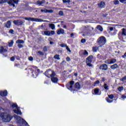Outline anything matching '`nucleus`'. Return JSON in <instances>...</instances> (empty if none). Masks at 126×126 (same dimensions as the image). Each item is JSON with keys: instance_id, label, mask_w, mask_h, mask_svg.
<instances>
[{"instance_id": "nucleus-8", "label": "nucleus", "mask_w": 126, "mask_h": 126, "mask_svg": "<svg viewBox=\"0 0 126 126\" xmlns=\"http://www.w3.org/2000/svg\"><path fill=\"white\" fill-rule=\"evenodd\" d=\"M92 59H93V56H90L87 58L86 63L89 66H92V64H91V63H92Z\"/></svg>"}, {"instance_id": "nucleus-31", "label": "nucleus", "mask_w": 126, "mask_h": 126, "mask_svg": "<svg viewBox=\"0 0 126 126\" xmlns=\"http://www.w3.org/2000/svg\"><path fill=\"white\" fill-rule=\"evenodd\" d=\"M118 91H120V92H122L123 90H124V87H120L118 88Z\"/></svg>"}, {"instance_id": "nucleus-42", "label": "nucleus", "mask_w": 126, "mask_h": 126, "mask_svg": "<svg viewBox=\"0 0 126 126\" xmlns=\"http://www.w3.org/2000/svg\"><path fill=\"white\" fill-rule=\"evenodd\" d=\"M85 42H86V40H85V39H82L81 40V42L83 44H84V43H85Z\"/></svg>"}, {"instance_id": "nucleus-28", "label": "nucleus", "mask_w": 126, "mask_h": 126, "mask_svg": "<svg viewBox=\"0 0 126 126\" xmlns=\"http://www.w3.org/2000/svg\"><path fill=\"white\" fill-rule=\"evenodd\" d=\"M103 87L105 90H109V86L107 85V84H104Z\"/></svg>"}, {"instance_id": "nucleus-14", "label": "nucleus", "mask_w": 126, "mask_h": 126, "mask_svg": "<svg viewBox=\"0 0 126 126\" xmlns=\"http://www.w3.org/2000/svg\"><path fill=\"white\" fill-rule=\"evenodd\" d=\"M0 95L2 96V97L6 96V95H7V91H0Z\"/></svg>"}, {"instance_id": "nucleus-36", "label": "nucleus", "mask_w": 126, "mask_h": 126, "mask_svg": "<svg viewBox=\"0 0 126 126\" xmlns=\"http://www.w3.org/2000/svg\"><path fill=\"white\" fill-rule=\"evenodd\" d=\"M66 49L67 50V52H69V53H71V51H70V49L68 47V46H66Z\"/></svg>"}, {"instance_id": "nucleus-27", "label": "nucleus", "mask_w": 126, "mask_h": 126, "mask_svg": "<svg viewBox=\"0 0 126 126\" xmlns=\"http://www.w3.org/2000/svg\"><path fill=\"white\" fill-rule=\"evenodd\" d=\"M96 29H97L98 30H99V31H103V28H102V27H101V26L98 25L96 27Z\"/></svg>"}, {"instance_id": "nucleus-39", "label": "nucleus", "mask_w": 126, "mask_h": 126, "mask_svg": "<svg viewBox=\"0 0 126 126\" xmlns=\"http://www.w3.org/2000/svg\"><path fill=\"white\" fill-rule=\"evenodd\" d=\"M106 101L108 103H112L113 102V100H110L109 98H106Z\"/></svg>"}, {"instance_id": "nucleus-43", "label": "nucleus", "mask_w": 126, "mask_h": 126, "mask_svg": "<svg viewBox=\"0 0 126 126\" xmlns=\"http://www.w3.org/2000/svg\"><path fill=\"white\" fill-rule=\"evenodd\" d=\"M122 99H126V96L125 94L121 95Z\"/></svg>"}, {"instance_id": "nucleus-34", "label": "nucleus", "mask_w": 126, "mask_h": 126, "mask_svg": "<svg viewBox=\"0 0 126 126\" xmlns=\"http://www.w3.org/2000/svg\"><path fill=\"white\" fill-rule=\"evenodd\" d=\"M105 63H107V64H111V61L110 60H106L105 62Z\"/></svg>"}, {"instance_id": "nucleus-11", "label": "nucleus", "mask_w": 126, "mask_h": 126, "mask_svg": "<svg viewBox=\"0 0 126 126\" xmlns=\"http://www.w3.org/2000/svg\"><path fill=\"white\" fill-rule=\"evenodd\" d=\"M13 23L15 24V25H22V23H23V22H22L21 20H19L17 21L14 20L13 21Z\"/></svg>"}, {"instance_id": "nucleus-3", "label": "nucleus", "mask_w": 126, "mask_h": 126, "mask_svg": "<svg viewBox=\"0 0 126 126\" xmlns=\"http://www.w3.org/2000/svg\"><path fill=\"white\" fill-rule=\"evenodd\" d=\"M4 2H8L9 4H11L14 7V3L17 4L18 3V0H0V3H3Z\"/></svg>"}, {"instance_id": "nucleus-44", "label": "nucleus", "mask_w": 126, "mask_h": 126, "mask_svg": "<svg viewBox=\"0 0 126 126\" xmlns=\"http://www.w3.org/2000/svg\"><path fill=\"white\" fill-rule=\"evenodd\" d=\"M15 60V58H14V57H12L10 58V61H11V62H14Z\"/></svg>"}, {"instance_id": "nucleus-1", "label": "nucleus", "mask_w": 126, "mask_h": 126, "mask_svg": "<svg viewBox=\"0 0 126 126\" xmlns=\"http://www.w3.org/2000/svg\"><path fill=\"white\" fill-rule=\"evenodd\" d=\"M45 75L47 77L50 78L51 77V81L54 83H57L58 82V78L55 77L54 76H56V73L55 71L51 70V69H49L45 72Z\"/></svg>"}, {"instance_id": "nucleus-51", "label": "nucleus", "mask_w": 126, "mask_h": 126, "mask_svg": "<svg viewBox=\"0 0 126 126\" xmlns=\"http://www.w3.org/2000/svg\"><path fill=\"white\" fill-rule=\"evenodd\" d=\"M66 60L67 62H69V61H70V58L69 57H67Z\"/></svg>"}, {"instance_id": "nucleus-54", "label": "nucleus", "mask_w": 126, "mask_h": 126, "mask_svg": "<svg viewBox=\"0 0 126 126\" xmlns=\"http://www.w3.org/2000/svg\"><path fill=\"white\" fill-rule=\"evenodd\" d=\"M109 30H110V31H113L114 30V27H110V28H109Z\"/></svg>"}, {"instance_id": "nucleus-20", "label": "nucleus", "mask_w": 126, "mask_h": 126, "mask_svg": "<svg viewBox=\"0 0 126 126\" xmlns=\"http://www.w3.org/2000/svg\"><path fill=\"white\" fill-rule=\"evenodd\" d=\"M45 2H46V1H45V0H42L41 1H37L36 2V4L39 5V6H40V5H42L43 4V3H45Z\"/></svg>"}, {"instance_id": "nucleus-45", "label": "nucleus", "mask_w": 126, "mask_h": 126, "mask_svg": "<svg viewBox=\"0 0 126 126\" xmlns=\"http://www.w3.org/2000/svg\"><path fill=\"white\" fill-rule=\"evenodd\" d=\"M59 13V15H63V12L62 11H60Z\"/></svg>"}, {"instance_id": "nucleus-24", "label": "nucleus", "mask_w": 126, "mask_h": 126, "mask_svg": "<svg viewBox=\"0 0 126 126\" xmlns=\"http://www.w3.org/2000/svg\"><path fill=\"white\" fill-rule=\"evenodd\" d=\"M13 43H14V42L13 41V40H10V42H8V46L9 47H12L13 46Z\"/></svg>"}, {"instance_id": "nucleus-55", "label": "nucleus", "mask_w": 126, "mask_h": 126, "mask_svg": "<svg viewBox=\"0 0 126 126\" xmlns=\"http://www.w3.org/2000/svg\"><path fill=\"white\" fill-rule=\"evenodd\" d=\"M120 2H122V3H124L125 2V1H126V0H119Z\"/></svg>"}, {"instance_id": "nucleus-40", "label": "nucleus", "mask_w": 126, "mask_h": 126, "mask_svg": "<svg viewBox=\"0 0 126 126\" xmlns=\"http://www.w3.org/2000/svg\"><path fill=\"white\" fill-rule=\"evenodd\" d=\"M18 47L19 48V49H21V48H23V45L18 44Z\"/></svg>"}, {"instance_id": "nucleus-60", "label": "nucleus", "mask_w": 126, "mask_h": 126, "mask_svg": "<svg viewBox=\"0 0 126 126\" xmlns=\"http://www.w3.org/2000/svg\"><path fill=\"white\" fill-rule=\"evenodd\" d=\"M120 35H121V32H119V33L118 34V37L119 39H121V37H120Z\"/></svg>"}, {"instance_id": "nucleus-32", "label": "nucleus", "mask_w": 126, "mask_h": 126, "mask_svg": "<svg viewBox=\"0 0 126 126\" xmlns=\"http://www.w3.org/2000/svg\"><path fill=\"white\" fill-rule=\"evenodd\" d=\"M94 92L96 95H98V93H99V90L97 89H95L94 91Z\"/></svg>"}, {"instance_id": "nucleus-64", "label": "nucleus", "mask_w": 126, "mask_h": 126, "mask_svg": "<svg viewBox=\"0 0 126 126\" xmlns=\"http://www.w3.org/2000/svg\"><path fill=\"white\" fill-rule=\"evenodd\" d=\"M74 75H75V76H77V73H75L74 74Z\"/></svg>"}, {"instance_id": "nucleus-21", "label": "nucleus", "mask_w": 126, "mask_h": 126, "mask_svg": "<svg viewBox=\"0 0 126 126\" xmlns=\"http://www.w3.org/2000/svg\"><path fill=\"white\" fill-rule=\"evenodd\" d=\"M44 34L46 36H51V32L49 31H44L43 32Z\"/></svg>"}, {"instance_id": "nucleus-16", "label": "nucleus", "mask_w": 126, "mask_h": 126, "mask_svg": "<svg viewBox=\"0 0 126 126\" xmlns=\"http://www.w3.org/2000/svg\"><path fill=\"white\" fill-rule=\"evenodd\" d=\"M49 28L52 29V30H56V26L54 24H49Z\"/></svg>"}, {"instance_id": "nucleus-5", "label": "nucleus", "mask_w": 126, "mask_h": 126, "mask_svg": "<svg viewBox=\"0 0 126 126\" xmlns=\"http://www.w3.org/2000/svg\"><path fill=\"white\" fill-rule=\"evenodd\" d=\"M14 118H15V120H16L17 123L19 124H22L25 125H27V122L25 121L23 119H21V118L19 116H18L17 115H14Z\"/></svg>"}, {"instance_id": "nucleus-10", "label": "nucleus", "mask_w": 126, "mask_h": 126, "mask_svg": "<svg viewBox=\"0 0 126 126\" xmlns=\"http://www.w3.org/2000/svg\"><path fill=\"white\" fill-rule=\"evenodd\" d=\"M99 69H102V70H107V69H108V65L106 64H103L100 66Z\"/></svg>"}, {"instance_id": "nucleus-56", "label": "nucleus", "mask_w": 126, "mask_h": 126, "mask_svg": "<svg viewBox=\"0 0 126 126\" xmlns=\"http://www.w3.org/2000/svg\"><path fill=\"white\" fill-rule=\"evenodd\" d=\"M99 83H100V81H96L95 82V84H99Z\"/></svg>"}, {"instance_id": "nucleus-47", "label": "nucleus", "mask_w": 126, "mask_h": 126, "mask_svg": "<svg viewBox=\"0 0 126 126\" xmlns=\"http://www.w3.org/2000/svg\"><path fill=\"white\" fill-rule=\"evenodd\" d=\"M84 55H86L87 56H88V52L86 50H85Z\"/></svg>"}, {"instance_id": "nucleus-53", "label": "nucleus", "mask_w": 126, "mask_h": 126, "mask_svg": "<svg viewBox=\"0 0 126 126\" xmlns=\"http://www.w3.org/2000/svg\"><path fill=\"white\" fill-rule=\"evenodd\" d=\"M117 34V32L114 31V32H113V33L112 34V36H115V35H116Z\"/></svg>"}, {"instance_id": "nucleus-6", "label": "nucleus", "mask_w": 126, "mask_h": 126, "mask_svg": "<svg viewBox=\"0 0 126 126\" xmlns=\"http://www.w3.org/2000/svg\"><path fill=\"white\" fill-rule=\"evenodd\" d=\"M106 42H107V41L106 40V37L103 36H100L97 39L98 44L101 45V46H104V45L106 44Z\"/></svg>"}, {"instance_id": "nucleus-18", "label": "nucleus", "mask_w": 126, "mask_h": 126, "mask_svg": "<svg viewBox=\"0 0 126 126\" xmlns=\"http://www.w3.org/2000/svg\"><path fill=\"white\" fill-rule=\"evenodd\" d=\"M25 42L24 40H22L21 39H18L16 41V43L19 44H24Z\"/></svg>"}, {"instance_id": "nucleus-62", "label": "nucleus", "mask_w": 126, "mask_h": 126, "mask_svg": "<svg viewBox=\"0 0 126 126\" xmlns=\"http://www.w3.org/2000/svg\"><path fill=\"white\" fill-rule=\"evenodd\" d=\"M63 28L66 29V26H65V25L63 26Z\"/></svg>"}, {"instance_id": "nucleus-59", "label": "nucleus", "mask_w": 126, "mask_h": 126, "mask_svg": "<svg viewBox=\"0 0 126 126\" xmlns=\"http://www.w3.org/2000/svg\"><path fill=\"white\" fill-rule=\"evenodd\" d=\"M43 50H44V51H47V47H44L43 48Z\"/></svg>"}, {"instance_id": "nucleus-4", "label": "nucleus", "mask_w": 126, "mask_h": 126, "mask_svg": "<svg viewBox=\"0 0 126 126\" xmlns=\"http://www.w3.org/2000/svg\"><path fill=\"white\" fill-rule=\"evenodd\" d=\"M24 19H25V20H28V21H34L35 22H46V21L42 20L41 19H37L32 17H25Z\"/></svg>"}, {"instance_id": "nucleus-22", "label": "nucleus", "mask_w": 126, "mask_h": 126, "mask_svg": "<svg viewBox=\"0 0 126 126\" xmlns=\"http://www.w3.org/2000/svg\"><path fill=\"white\" fill-rule=\"evenodd\" d=\"M122 35L124 36H126V29H123L122 30Z\"/></svg>"}, {"instance_id": "nucleus-23", "label": "nucleus", "mask_w": 126, "mask_h": 126, "mask_svg": "<svg viewBox=\"0 0 126 126\" xmlns=\"http://www.w3.org/2000/svg\"><path fill=\"white\" fill-rule=\"evenodd\" d=\"M118 67V64H114L111 66V69H116Z\"/></svg>"}, {"instance_id": "nucleus-58", "label": "nucleus", "mask_w": 126, "mask_h": 126, "mask_svg": "<svg viewBox=\"0 0 126 126\" xmlns=\"http://www.w3.org/2000/svg\"><path fill=\"white\" fill-rule=\"evenodd\" d=\"M38 54H39V55H43V52L41 51H38Z\"/></svg>"}, {"instance_id": "nucleus-38", "label": "nucleus", "mask_w": 126, "mask_h": 126, "mask_svg": "<svg viewBox=\"0 0 126 126\" xmlns=\"http://www.w3.org/2000/svg\"><path fill=\"white\" fill-rule=\"evenodd\" d=\"M61 47H62V48H64V47H67V45L66 44H61Z\"/></svg>"}, {"instance_id": "nucleus-37", "label": "nucleus", "mask_w": 126, "mask_h": 126, "mask_svg": "<svg viewBox=\"0 0 126 126\" xmlns=\"http://www.w3.org/2000/svg\"><path fill=\"white\" fill-rule=\"evenodd\" d=\"M56 34V32L54 31H51L50 32V35H55Z\"/></svg>"}, {"instance_id": "nucleus-13", "label": "nucleus", "mask_w": 126, "mask_h": 126, "mask_svg": "<svg viewBox=\"0 0 126 126\" xmlns=\"http://www.w3.org/2000/svg\"><path fill=\"white\" fill-rule=\"evenodd\" d=\"M41 12H45V13H53V10L41 9Z\"/></svg>"}, {"instance_id": "nucleus-17", "label": "nucleus", "mask_w": 126, "mask_h": 126, "mask_svg": "<svg viewBox=\"0 0 126 126\" xmlns=\"http://www.w3.org/2000/svg\"><path fill=\"white\" fill-rule=\"evenodd\" d=\"M7 50L3 48V47H1L0 49V53L1 54L2 53H6Z\"/></svg>"}, {"instance_id": "nucleus-25", "label": "nucleus", "mask_w": 126, "mask_h": 126, "mask_svg": "<svg viewBox=\"0 0 126 126\" xmlns=\"http://www.w3.org/2000/svg\"><path fill=\"white\" fill-rule=\"evenodd\" d=\"M116 62H117V60L115 59H112L110 60V64L115 63H116Z\"/></svg>"}, {"instance_id": "nucleus-61", "label": "nucleus", "mask_w": 126, "mask_h": 126, "mask_svg": "<svg viewBox=\"0 0 126 126\" xmlns=\"http://www.w3.org/2000/svg\"><path fill=\"white\" fill-rule=\"evenodd\" d=\"M50 45H53V44H54V42L50 41Z\"/></svg>"}, {"instance_id": "nucleus-63", "label": "nucleus", "mask_w": 126, "mask_h": 126, "mask_svg": "<svg viewBox=\"0 0 126 126\" xmlns=\"http://www.w3.org/2000/svg\"><path fill=\"white\" fill-rule=\"evenodd\" d=\"M91 30H94V28H92V27H91Z\"/></svg>"}, {"instance_id": "nucleus-9", "label": "nucleus", "mask_w": 126, "mask_h": 126, "mask_svg": "<svg viewBox=\"0 0 126 126\" xmlns=\"http://www.w3.org/2000/svg\"><path fill=\"white\" fill-rule=\"evenodd\" d=\"M74 84V81H71L69 83L67 84L66 86L68 89H72V85Z\"/></svg>"}, {"instance_id": "nucleus-52", "label": "nucleus", "mask_w": 126, "mask_h": 126, "mask_svg": "<svg viewBox=\"0 0 126 126\" xmlns=\"http://www.w3.org/2000/svg\"><path fill=\"white\" fill-rule=\"evenodd\" d=\"M9 33H11V34H13V30H10L9 31Z\"/></svg>"}, {"instance_id": "nucleus-33", "label": "nucleus", "mask_w": 126, "mask_h": 126, "mask_svg": "<svg viewBox=\"0 0 126 126\" xmlns=\"http://www.w3.org/2000/svg\"><path fill=\"white\" fill-rule=\"evenodd\" d=\"M98 47H94L93 48V50L94 52H97V50H98Z\"/></svg>"}, {"instance_id": "nucleus-12", "label": "nucleus", "mask_w": 126, "mask_h": 126, "mask_svg": "<svg viewBox=\"0 0 126 126\" xmlns=\"http://www.w3.org/2000/svg\"><path fill=\"white\" fill-rule=\"evenodd\" d=\"M58 35H61L62 34H64V30L63 29H60L57 31Z\"/></svg>"}, {"instance_id": "nucleus-35", "label": "nucleus", "mask_w": 126, "mask_h": 126, "mask_svg": "<svg viewBox=\"0 0 126 126\" xmlns=\"http://www.w3.org/2000/svg\"><path fill=\"white\" fill-rule=\"evenodd\" d=\"M63 2H64V3L68 2V3H69V2H70V0H63Z\"/></svg>"}, {"instance_id": "nucleus-29", "label": "nucleus", "mask_w": 126, "mask_h": 126, "mask_svg": "<svg viewBox=\"0 0 126 126\" xmlns=\"http://www.w3.org/2000/svg\"><path fill=\"white\" fill-rule=\"evenodd\" d=\"M54 58L55 59V60H61V58H60V55H55Z\"/></svg>"}, {"instance_id": "nucleus-19", "label": "nucleus", "mask_w": 126, "mask_h": 126, "mask_svg": "<svg viewBox=\"0 0 126 126\" xmlns=\"http://www.w3.org/2000/svg\"><path fill=\"white\" fill-rule=\"evenodd\" d=\"M10 26H11V23H10V21H8L5 25V27H6V28H10Z\"/></svg>"}, {"instance_id": "nucleus-49", "label": "nucleus", "mask_w": 126, "mask_h": 126, "mask_svg": "<svg viewBox=\"0 0 126 126\" xmlns=\"http://www.w3.org/2000/svg\"><path fill=\"white\" fill-rule=\"evenodd\" d=\"M35 69H36L37 72H40V69H37V67H34Z\"/></svg>"}, {"instance_id": "nucleus-46", "label": "nucleus", "mask_w": 126, "mask_h": 126, "mask_svg": "<svg viewBox=\"0 0 126 126\" xmlns=\"http://www.w3.org/2000/svg\"><path fill=\"white\" fill-rule=\"evenodd\" d=\"M29 61H31V62H32L33 61V57H30L29 58Z\"/></svg>"}, {"instance_id": "nucleus-26", "label": "nucleus", "mask_w": 126, "mask_h": 126, "mask_svg": "<svg viewBox=\"0 0 126 126\" xmlns=\"http://www.w3.org/2000/svg\"><path fill=\"white\" fill-rule=\"evenodd\" d=\"M75 87L77 89H80V85H79V83H76L75 85Z\"/></svg>"}, {"instance_id": "nucleus-50", "label": "nucleus", "mask_w": 126, "mask_h": 126, "mask_svg": "<svg viewBox=\"0 0 126 126\" xmlns=\"http://www.w3.org/2000/svg\"><path fill=\"white\" fill-rule=\"evenodd\" d=\"M122 58H124V59H126V52L125 53V54L122 56Z\"/></svg>"}, {"instance_id": "nucleus-15", "label": "nucleus", "mask_w": 126, "mask_h": 126, "mask_svg": "<svg viewBox=\"0 0 126 126\" xmlns=\"http://www.w3.org/2000/svg\"><path fill=\"white\" fill-rule=\"evenodd\" d=\"M98 5L99 7H100L101 8H104L105 6V2L101 1L100 2V3L98 4Z\"/></svg>"}, {"instance_id": "nucleus-48", "label": "nucleus", "mask_w": 126, "mask_h": 126, "mask_svg": "<svg viewBox=\"0 0 126 126\" xmlns=\"http://www.w3.org/2000/svg\"><path fill=\"white\" fill-rule=\"evenodd\" d=\"M126 80V76L124 77L122 79V81H123V82L124 81H125Z\"/></svg>"}, {"instance_id": "nucleus-41", "label": "nucleus", "mask_w": 126, "mask_h": 126, "mask_svg": "<svg viewBox=\"0 0 126 126\" xmlns=\"http://www.w3.org/2000/svg\"><path fill=\"white\" fill-rule=\"evenodd\" d=\"M108 97L110 99H113V98H114V95L113 94H110L108 95Z\"/></svg>"}, {"instance_id": "nucleus-57", "label": "nucleus", "mask_w": 126, "mask_h": 126, "mask_svg": "<svg viewBox=\"0 0 126 126\" xmlns=\"http://www.w3.org/2000/svg\"><path fill=\"white\" fill-rule=\"evenodd\" d=\"M48 40H49V41L52 42V41H53V38H52L51 37H50L48 39Z\"/></svg>"}, {"instance_id": "nucleus-7", "label": "nucleus", "mask_w": 126, "mask_h": 126, "mask_svg": "<svg viewBox=\"0 0 126 126\" xmlns=\"http://www.w3.org/2000/svg\"><path fill=\"white\" fill-rule=\"evenodd\" d=\"M12 108L14 113L17 114V115H21V111H20V109H19V107H18L17 104H13L12 105Z\"/></svg>"}, {"instance_id": "nucleus-30", "label": "nucleus", "mask_w": 126, "mask_h": 126, "mask_svg": "<svg viewBox=\"0 0 126 126\" xmlns=\"http://www.w3.org/2000/svg\"><path fill=\"white\" fill-rule=\"evenodd\" d=\"M113 2H114V4H115L116 5H117V4H119L120 3V2L118 0H114Z\"/></svg>"}, {"instance_id": "nucleus-2", "label": "nucleus", "mask_w": 126, "mask_h": 126, "mask_svg": "<svg viewBox=\"0 0 126 126\" xmlns=\"http://www.w3.org/2000/svg\"><path fill=\"white\" fill-rule=\"evenodd\" d=\"M1 117L5 123L10 122L11 119H12V116L7 113H2L1 115Z\"/></svg>"}]
</instances>
